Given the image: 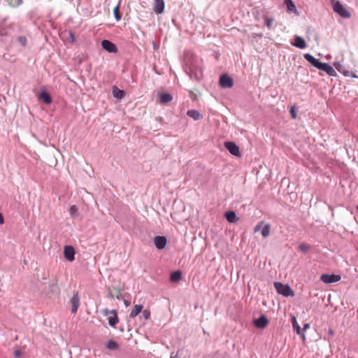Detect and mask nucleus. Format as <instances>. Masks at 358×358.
<instances>
[{
	"label": "nucleus",
	"instance_id": "3",
	"mask_svg": "<svg viewBox=\"0 0 358 358\" xmlns=\"http://www.w3.org/2000/svg\"><path fill=\"white\" fill-rule=\"evenodd\" d=\"M274 287L277 292L282 294L283 296H293L294 295V291L292 289L289 285H285L280 282H275Z\"/></svg>",
	"mask_w": 358,
	"mask_h": 358
},
{
	"label": "nucleus",
	"instance_id": "27",
	"mask_svg": "<svg viewBox=\"0 0 358 358\" xmlns=\"http://www.w3.org/2000/svg\"><path fill=\"white\" fill-rule=\"evenodd\" d=\"M106 347L108 349L115 350L118 348V344L115 341L110 340L107 343Z\"/></svg>",
	"mask_w": 358,
	"mask_h": 358
},
{
	"label": "nucleus",
	"instance_id": "30",
	"mask_svg": "<svg viewBox=\"0 0 358 358\" xmlns=\"http://www.w3.org/2000/svg\"><path fill=\"white\" fill-rule=\"evenodd\" d=\"M78 211V209L76 207V206H75V205L71 206L69 208V214L73 218H75L77 216Z\"/></svg>",
	"mask_w": 358,
	"mask_h": 358
},
{
	"label": "nucleus",
	"instance_id": "2",
	"mask_svg": "<svg viewBox=\"0 0 358 358\" xmlns=\"http://www.w3.org/2000/svg\"><path fill=\"white\" fill-rule=\"evenodd\" d=\"M333 10L341 17L348 19L351 17L350 13L338 1L331 0Z\"/></svg>",
	"mask_w": 358,
	"mask_h": 358
},
{
	"label": "nucleus",
	"instance_id": "44",
	"mask_svg": "<svg viewBox=\"0 0 358 358\" xmlns=\"http://www.w3.org/2000/svg\"><path fill=\"white\" fill-rule=\"evenodd\" d=\"M329 333L330 334L333 335V334H334V331H333V330H331V329H330V330L329 331Z\"/></svg>",
	"mask_w": 358,
	"mask_h": 358
},
{
	"label": "nucleus",
	"instance_id": "39",
	"mask_svg": "<svg viewBox=\"0 0 358 358\" xmlns=\"http://www.w3.org/2000/svg\"><path fill=\"white\" fill-rule=\"evenodd\" d=\"M3 222H4L3 217L2 214L0 213V225L3 224Z\"/></svg>",
	"mask_w": 358,
	"mask_h": 358
},
{
	"label": "nucleus",
	"instance_id": "12",
	"mask_svg": "<svg viewBox=\"0 0 358 358\" xmlns=\"http://www.w3.org/2000/svg\"><path fill=\"white\" fill-rule=\"evenodd\" d=\"M268 323V320L264 315H261L259 318L255 320V321H254L255 325L257 328H261V329L266 327L267 326Z\"/></svg>",
	"mask_w": 358,
	"mask_h": 358
},
{
	"label": "nucleus",
	"instance_id": "14",
	"mask_svg": "<svg viewBox=\"0 0 358 358\" xmlns=\"http://www.w3.org/2000/svg\"><path fill=\"white\" fill-rule=\"evenodd\" d=\"M154 10L157 14H161L164 12V2L163 0H155Z\"/></svg>",
	"mask_w": 358,
	"mask_h": 358
},
{
	"label": "nucleus",
	"instance_id": "41",
	"mask_svg": "<svg viewBox=\"0 0 358 358\" xmlns=\"http://www.w3.org/2000/svg\"><path fill=\"white\" fill-rule=\"evenodd\" d=\"M261 228V226L259 224H257L255 227V231L257 232V231H259Z\"/></svg>",
	"mask_w": 358,
	"mask_h": 358
},
{
	"label": "nucleus",
	"instance_id": "29",
	"mask_svg": "<svg viewBox=\"0 0 358 358\" xmlns=\"http://www.w3.org/2000/svg\"><path fill=\"white\" fill-rule=\"evenodd\" d=\"M10 6L12 7H17L19 6H20L23 1L22 0H6Z\"/></svg>",
	"mask_w": 358,
	"mask_h": 358
},
{
	"label": "nucleus",
	"instance_id": "9",
	"mask_svg": "<svg viewBox=\"0 0 358 358\" xmlns=\"http://www.w3.org/2000/svg\"><path fill=\"white\" fill-rule=\"evenodd\" d=\"M167 239L163 236H157L154 238L155 247L159 250H162L166 247Z\"/></svg>",
	"mask_w": 358,
	"mask_h": 358
},
{
	"label": "nucleus",
	"instance_id": "11",
	"mask_svg": "<svg viewBox=\"0 0 358 358\" xmlns=\"http://www.w3.org/2000/svg\"><path fill=\"white\" fill-rule=\"evenodd\" d=\"M71 313H76L78 310V308L80 306V296L78 293L73 294V297L71 299Z\"/></svg>",
	"mask_w": 358,
	"mask_h": 358
},
{
	"label": "nucleus",
	"instance_id": "34",
	"mask_svg": "<svg viewBox=\"0 0 358 358\" xmlns=\"http://www.w3.org/2000/svg\"><path fill=\"white\" fill-rule=\"evenodd\" d=\"M17 41H19V43L22 45V46H25L26 44H27V38L25 36H20L17 38Z\"/></svg>",
	"mask_w": 358,
	"mask_h": 358
},
{
	"label": "nucleus",
	"instance_id": "35",
	"mask_svg": "<svg viewBox=\"0 0 358 358\" xmlns=\"http://www.w3.org/2000/svg\"><path fill=\"white\" fill-rule=\"evenodd\" d=\"M150 313L148 310H144L143 311V317L145 319V320H148L150 318Z\"/></svg>",
	"mask_w": 358,
	"mask_h": 358
},
{
	"label": "nucleus",
	"instance_id": "37",
	"mask_svg": "<svg viewBox=\"0 0 358 358\" xmlns=\"http://www.w3.org/2000/svg\"><path fill=\"white\" fill-rule=\"evenodd\" d=\"M69 40L71 41V42H73L75 41V36H74V34L73 32L71 31H69Z\"/></svg>",
	"mask_w": 358,
	"mask_h": 358
},
{
	"label": "nucleus",
	"instance_id": "18",
	"mask_svg": "<svg viewBox=\"0 0 358 358\" xmlns=\"http://www.w3.org/2000/svg\"><path fill=\"white\" fill-rule=\"evenodd\" d=\"M224 217H226L227 220L230 223H235L238 220L234 211H227L224 213Z\"/></svg>",
	"mask_w": 358,
	"mask_h": 358
},
{
	"label": "nucleus",
	"instance_id": "46",
	"mask_svg": "<svg viewBox=\"0 0 358 358\" xmlns=\"http://www.w3.org/2000/svg\"><path fill=\"white\" fill-rule=\"evenodd\" d=\"M357 211H358V206H357Z\"/></svg>",
	"mask_w": 358,
	"mask_h": 358
},
{
	"label": "nucleus",
	"instance_id": "40",
	"mask_svg": "<svg viewBox=\"0 0 358 358\" xmlns=\"http://www.w3.org/2000/svg\"><path fill=\"white\" fill-rule=\"evenodd\" d=\"M170 358H179V357H178V353L174 354L173 352H172L171 354Z\"/></svg>",
	"mask_w": 358,
	"mask_h": 358
},
{
	"label": "nucleus",
	"instance_id": "10",
	"mask_svg": "<svg viewBox=\"0 0 358 358\" xmlns=\"http://www.w3.org/2000/svg\"><path fill=\"white\" fill-rule=\"evenodd\" d=\"M304 58L307 62L311 64L316 69H320L322 62H320L319 59L315 58L312 55L306 53L304 55Z\"/></svg>",
	"mask_w": 358,
	"mask_h": 358
},
{
	"label": "nucleus",
	"instance_id": "1",
	"mask_svg": "<svg viewBox=\"0 0 358 358\" xmlns=\"http://www.w3.org/2000/svg\"><path fill=\"white\" fill-rule=\"evenodd\" d=\"M186 72L189 74L191 78H194L195 80H200L203 76L201 67L196 61H193L189 64L188 68L186 69Z\"/></svg>",
	"mask_w": 358,
	"mask_h": 358
},
{
	"label": "nucleus",
	"instance_id": "25",
	"mask_svg": "<svg viewBox=\"0 0 358 358\" xmlns=\"http://www.w3.org/2000/svg\"><path fill=\"white\" fill-rule=\"evenodd\" d=\"M124 92L117 87L114 86L113 87V95L114 97L117 99H122L123 97Z\"/></svg>",
	"mask_w": 358,
	"mask_h": 358
},
{
	"label": "nucleus",
	"instance_id": "8",
	"mask_svg": "<svg viewBox=\"0 0 358 358\" xmlns=\"http://www.w3.org/2000/svg\"><path fill=\"white\" fill-rule=\"evenodd\" d=\"M64 257L69 262H73L75 259V250L71 245H66L64 248Z\"/></svg>",
	"mask_w": 358,
	"mask_h": 358
},
{
	"label": "nucleus",
	"instance_id": "26",
	"mask_svg": "<svg viewBox=\"0 0 358 358\" xmlns=\"http://www.w3.org/2000/svg\"><path fill=\"white\" fill-rule=\"evenodd\" d=\"M334 66L338 71H339L341 73H343L344 75H347L345 66H343L339 62H335L334 63Z\"/></svg>",
	"mask_w": 358,
	"mask_h": 358
},
{
	"label": "nucleus",
	"instance_id": "17",
	"mask_svg": "<svg viewBox=\"0 0 358 358\" xmlns=\"http://www.w3.org/2000/svg\"><path fill=\"white\" fill-rule=\"evenodd\" d=\"M110 313H113V315L108 317V324L111 327H115L119 322L117 311L115 310H112Z\"/></svg>",
	"mask_w": 358,
	"mask_h": 358
},
{
	"label": "nucleus",
	"instance_id": "32",
	"mask_svg": "<svg viewBox=\"0 0 358 358\" xmlns=\"http://www.w3.org/2000/svg\"><path fill=\"white\" fill-rule=\"evenodd\" d=\"M310 249V246L309 245L303 243H300V245H299V250L304 253L308 252Z\"/></svg>",
	"mask_w": 358,
	"mask_h": 358
},
{
	"label": "nucleus",
	"instance_id": "6",
	"mask_svg": "<svg viewBox=\"0 0 358 358\" xmlns=\"http://www.w3.org/2000/svg\"><path fill=\"white\" fill-rule=\"evenodd\" d=\"M220 85L223 88H230L234 85L233 79L227 74L220 76Z\"/></svg>",
	"mask_w": 358,
	"mask_h": 358
},
{
	"label": "nucleus",
	"instance_id": "13",
	"mask_svg": "<svg viewBox=\"0 0 358 358\" xmlns=\"http://www.w3.org/2000/svg\"><path fill=\"white\" fill-rule=\"evenodd\" d=\"M319 70L323 71L326 72L330 76H336V72L334 69V68L329 65L328 63H323L321 65V67Z\"/></svg>",
	"mask_w": 358,
	"mask_h": 358
},
{
	"label": "nucleus",
	"instance_id": "20",
	"mask_svg": "<svg viewBox=\"0 0 358 358\" xmlns=\"http://www.w3.org/2000/svg\"><path fill=\"white\" fill-rule=\"evenodd\" d=\"M187 115L192 117L194 120H199L202 118V115L197 110H188Z\"/></svg>",
	"mask_w": 358,
	"mask_h": 358
},
{
	"label": "nucleus",
	"instance_id": "5",
	"mask_svg": "<svg viewBox=\"0 0 358 358\" xmlns=\"http://www.w3.org/2000/svg\"><path fill=\"white\" fill-rule=\"evenodd\" d=\"M224 146L232 155L236 157L241 156L239 148L235 143L227 141L224 143Z\"/></svg>",
	"mask_w": 358,
	"mask_h": 358
},
{
	"label": "nucleus",
	"instance_id": "24",
	"mask_svg": "<svg viewBox=\"0 0 358 358\" xmlns=\"http://www.w3.org/2000/svg\"><path fill=\"white\" fill-rule=\"evenodd\" d=\"M284 4L287 7V12L292 13L296 11V6L292 0H284Z\"/></svg>",
	"mask_w": 358,
	"mask_h": 358
},
{
	"label": "nucleus",
	"instance_id": "22",
	"mask_svg": "<svg viewBox=\"0 0 358 358\" xmlns=\"http://www.w3.org/2000/svg\"><path fill=\"white\" fill-rule=\"evenodd\" d=\"M182 278V272L180 271H176L171 273L170 280L173 282H178Z\"/></svg>",
	"mask_w": 358,
	"mask_h": 358
},
{
	"label": "nucleus",
	"instance_id": "36",
	"mask_svg": "<svg viewBox=\"0 0 358 358\" xmlns=\"http://www.w3.org/2000/svg\"><path fill=\"white\" fill-rule=\"evenodd\" d=\"M290 114H291V116L293 119H296V112L295 110V108L294 107H292L291 109H290Z\"/></svg>",
	"mask_w": 358,
	"mask_h": 358
},
{
	"label": "nucleus",
	"instance_id": "38",
	"mask_svg": "<svg viewBox=\"0 0 358 358\" xmlns=\"http://www.w3.org/2000/svg\"><path fill=\"white\" fill-rule=\"evenodd\" d=\"M309 327H310V324H309L308 323H306V324H303V329H302L303 332L304 333V331H305L306 329H309Z\"/></svg>",
	"mask_w": 358,
	"mask_h": 358
},
{
	"label": "nucleus",
	"instance_id": "15",
	"mask_svg": "<svg viewBox=\"0 0 358 358\" xmlns=\"http://www.w3.org/2000/svg\"><path fill=\"white\" fill-rule=\"evenodd\" d=\"M292 323L293 329L296 331V334L298 335L301 336L302 338L304 340L305 339V334H303L302 329L298 324L296 317H294V316L292 317Z\"/></svg>",
	"mask_w": 358,
	"mask_h": 358
},
{
	"label": "nucleus",
	"instance_id": "31",
	"mask_svg": "<svg viewBox=\"0 0 358 358\" xmlns=\"http://www.w3.org/2000/svg\"><path fill=\"white\" fill-rule=\"evenodd\" d=\"M113 14L117 21H120L121 20L122 15L120 14L119 10V6L115 7V8L113 9Z\"/></svg>",
	"mask_w": 358,
	"mask_h": 358
},
{
	"label": "nucleus",
	"instance_id": "16",
	"mask_svg": "<svg viewBox=\"0 0 358 358\" xmlns=\"http://www.w3.org/2000/svg\"><path fill=\"white\" fill-rule=\"evenodd\" d=\"M292 45L298 48L303 49L306 47V43L305 40L299 36H295L294 43Z\"/></svg>",
	"mask_w": 358,
	"mask_h": 358
},
{
	"label": "nucleus",
	"instance_id": "23",
	"mask_svg": "<svg viewBox=\"0 0 358 358\" xmlns=\"http://www.w3.org/2000/svg\"><path fill=\"white\" fill-rule=\"evenodd\" d=\"M142 309H143V305H141V304L135 305L129 314V317L131 318H134L139 314V313L142 310Z\"/></svg>",
	"mask_w": 358,
	"mask_h": 358
},
{
	"label": "nucleus",
	"instance_id": "33",
	"mask_svg": "<svg viewBox=\"0 0 358 358\" xmlns=\"http://www.w3.org/2000/svg\"><path fill=\"white\" fill-rule=\"evenodd\" d=\"M273 18H269V17H266L265 18V24H266V26L271 29H273Z\"/></svg>",
	"mask_w": 358,
	"mask_h": 358
},
{
	"label": "nucleus",
	"instance_id": "42",
	"mask_svg": "<svg viewBox=\"0 0 358 358\" xmlns=\"http://www.w3.org/2000/svg\"><path fill=\"white\" fill-rule=\"evenodd\" d=\"M14 353H15V355L17 357V356H19V355H20V352L19 350H16V351H15V352H14Z\"/></svg>",
	"mask_w": 358,
	"mask_h": 358
},
{
	"label": "nucleus",
	"instance_id": "19",
	"mask_svg": "<svg viewBox=\"0 0 358 358\" xmlns=\"http://www.w3.org/2000/svg\"><path fill=\"white\" fill-rule=\"evenodd\" d=\"M159 102L161 103H167L173 100V96L169 93H160L159 94Z\"/></svg>",
	"mask_w": 358,
	"mask_h": 358
},
{
	"label": "nucleus",
	"instance_id": "28",
	"mask_svg": "<svg viewBox=\"0 0 358 358\" xmlns=\"http://www.w3.org/2000/svg\"><path fill=\"white\" fill-rule=\"evenodd\" d=\"M270 233V225L268 224H266L264 225V227L262 228L261 234L264 238H266L268 236Z\"/></svg>",
	"mask_w": 358,
	"mask_h": 358
},
{
	"label": "nucleus",
	"instance_id": "7",
	"mask_svg": "<svg viewBox=\"0 0 358 358\" xmlns=\"http://www.w3.org/2000/svg\"><path fill=\"white\" fill-rule=\"evenodd\" d=\"M102 48L110 53H116L117 52V48L116 45L108 40H103L101 41Z\"/></svg>",
	"mask_w": 358,
	"mask_h": 358
},
{
	"label": "nucleus",
	"instance_id": "45",
	"mask_svg": "<svg viewBox=\"0 0 358 358\" xmlns=\"http://www.w3.org/2000/svg\"><path fill=\"white\" fill-rule=\"evenodd\" d=\"M108 313H109V311L108 310H105V315H107Z\"/></svg>",
	"mask_w": 358,
	"mask_h": 358
},
{
	"label": "nucleus",
	"instance_id": "21",
	"mask_svg": "<svg viewBox=\"0 0 358 358\" xmlns=\"http://www.w3.org/2000/svg\"><path fill=\"white\" fill-rule=\"evenodd\" d=\"M38 98L46 104H50L52 102L50 95L45 91H43L39 94Z\"/></svg>",
	"mask_w": 358,
	"mask_h": 358
},
{
	"label": "nucleus",
	"instance_id": "43",
	"mask_svg": "<svg viewBox=\"0 0 358 358\" xmlns=\"http://www.w3.org/2000/svg\"><path fill=\"white\" fill-rule=\"evenodd\" d=\"M124 303L126 306H128L129 305V302L127 300H124Z\"/></svg>",
	"mask_w": 358,
	"mask_h": 358
},
{
	"label": "nucleus",
	"instance_id": "4",
	"mask_svg": "<svg viewBox=\"0 0 358 358\" xmlns=\"http://www.w3.org/2000/svg\"><path fill=\"white\" fill-rule=\"evenodd\" d=\"M341 279V275L336 274H322L320 276V280L326 284L336 282H338Z\"/></svg>",
	"mask_w": 358,
	"mask_h": 358
}]
</instances>
